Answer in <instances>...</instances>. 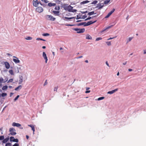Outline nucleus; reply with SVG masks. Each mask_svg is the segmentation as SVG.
Masks as SVG:
<instances>
[{
  "label": "nucleus",
  "mask_w": 146,
  "mask_h": 146,
  "mask_svg": "<svg viewBox=\"0 0 146 146\" xmlns=\"http://www.w3.org/2000/svg\"><path fill=\"white\" fill-rule=\"evenodd\" d=\"M64 9L70 12H74L77 11L76 10L73 9V7L70 5L65 7Z\"/></svg>",
  "instance_id": "obj_1"
},
{
  "label": "nucleus",
  "mask_w": 146,
  "mask_h": 146,
  "mask_svg": "<svg viewBox=\"0 0 146 146\" xmlns=\"http://www.w3.org/2000/svg\"><path fill=\"white\" fill-rule=\"evenodd\" d=\"M45 17L46 19L48 20L54 21L56 19L55 18L51 15H46Z\"/></svg>",
  "instance_id": "obj_2"
},
{
  "label": "nucleus",
  "mask_w": 146,
  "mask_h": 146,
  "mask_svg": "<svg viewBox=\"0 0 146 146\" xmlns=\"http://www.w3.org/2000/svg\"><path fill=\"white\" fill-rule=\"evenodd\" d=\"M33 5L35 7H37L39 4H40L41 5L43 6H44V5L42 4L40 2H39L38 0H34L33 1Z\"/></svg>",
  "instance_id": "obj_3"
},
{
  "label": "nucleus",
  "mask_w": 146,
  "mask_h": 146,
  "mask_svg": "<svg viewBox=\"0 0 146 146\" xmlns=\"http://www.w3.org/2000/svg\"><path fill=\"white\" fill-rule=\"evenodd\" d=\"M73 30L77 31V33H84L85 31L84 28L83 29H78L75 28L73 29Z\"/></svg>",
  "instance_id": "obj_4"
},
{
  "label": "nucleus",
  "mask_w": 146,
  "mask_h": 146,
  "mask_svg": "<svg viewBox=\"0 0 146 146\" xmlns=\"http://www.w3.org/2000/svg\"><path fill=\"white\" fill-rule=\"evenodd\" d=\"M9 132L10 134L12 135H15L16 134L15 129L13 127H11L9 129Z\"/></svg>",
  "instance_id": "obj_5"
},
{
  "label": "nucleus",
  "mask_w": 146,
  "mask_h": 146,
  "mask_svg": "<svg viewBox=\"0 0 146 146\" xmlns=\"http://www.w3.org/2000/svg\"><path fill=\"white\" fill-rule=\"evenodd\" d=\"M12 125L14 127H19L20 129H22L23 128L21 126V125L18 123H16L15 122H13L12 123Z\"/></svg>",
  "instance_id": "obj_6"
},
{
  "label": "nucleus",
  "mask_w": 146,
  "mask_h": 146,
  "mask_svg": "<svg viewBox=\"0 0 146 146\" xmlns=\"http://www.w3.org/2000/svg\"><path fill=\"white\" fill-rule=\"evenodd\" d=\"M42 57L44 58V60H45V63H47L48 60V58L46 56V54L44 52H43L42 53Z\"/></svg>",
  "instance_id": "obj_7"
},
{
  "label": "nucleus",
  "mask_w": 146,
  "mask_h": 146,
  "mask_svg": "<svg viewBox=\"0 0 146 146\" xmlns=\"http://www.w3.org/2000/svg\"><path fill=\"white\" fill-rule=\"evenodd\" d=\"M36 12L39 13H40L43 11V9L42 7H39L36 8Z\"/></svg>",
  "instance_id": "obj_8"
},
{
  "label": "nucleus",
  "mask_w": 146,
  "mask_h": 146,
  "mask_svg": "<svg viewBox=\"0 0 146 146\" xmlns=\"http://www.w3.org/2000/svg\"><path fill=\"white\" fill-rule=\"evenodd\" d=\"M104 6V5L103 3H100L98 4L96 8H98V9H102Z\"/></svg>",
  "instance_id": "obj_9"
},
{
  "label": "nucleus",
  "mask_w": 146,
  "mask_h": 146,
  "mask_svg": "<svg viewBox=\"0 0 146 146\" xmlns=\"http://www.w3.org/2000/svg\"><path fill=\"white\" fill-rule=\"evenodd\" d=\"M4 64L5 65V68L8 69L10 67V65L7 62H4Z\"/></svg>",
  "instance_id": "obj_10"
},
{
  "label": "nucleus",
  "mask_w": 146,
  "mask_h": 146,
  "mask_svg": "<svg viewBox=\"0 0 146 146\" xmlns=\"http://www.w3.org/2000/svg\"><path fill=\"white\" fill-rule=\"evenodd\" d=\"M118 89L116 88L115 90H113L112 91H109L107 92L108 94H112L114 93L115 92L117 91Z\"/></svg>",
  "instance_id": "obj_11"
},
{
  "label": "nucleus",
  "mask_w": 146,
  "mask_h": 146,
  "mask_svg": "<svg viewBox=\"0 0 146 146\" xmlns=\"http://www.w3.org/2000/svg\"><path fill=\"white\" fill-rule=\"evenodd\" d=\"M23 81V77L22 76H21L19 77V84H21L22 83Z\"/></svg>",
  "instance_id": "obj_12"
},
{
  "label": "nucleus",
  "mask_w": 146,
  "mask_h": 146,
  "mask_svg": "<svg viewBox=\"0 0 146 146\" xmlns=\"http://www.w3.org/2000/svg\"><path fill=\"white\" fill-rule=\"evenodd\" d=\"M113 26V25H111V26H108V27H106V28H104L103 30H102V31H101V32H104V31H106V30L111 28V27H112Z\"/></svg>",
  "instance_id": "obj_13"
},
{
  "label": "nucleus",
  "mask_w": 146,
  "mask_h": 146,
  "mask_svg": "<svg viewBox=\"0 0 146 146\" xmlns=\"http://www.w3.org/2000/svg\"><path fill=\"white\" fill-rule=\"evenodd\" d=\"M13 60L15 63L16 64L19 63L20 62V61L19 60L18 58H13Z\"/></svg>",
  "instance_id": "obj_14"
},
{
  "label": "nucleus",
  "mask_w": 146,
  "mask_h": 146,
  "mask_svg": "<svg viewBox=\"0 0 146 146\" xmlns=\"http://www.w3.org/2000/svg\"><path fill=\"white\" fill-rule=\"evenodd\" d=\"M28 126L31 128L32 129L33 131V133L34 134L35 131V126L33 125H29Z\"/></svg>",
  "instance_id": "obj_15"
},
{
  "label": "nucleus",
  "mask_w": 146,
  "mask_h": 146,
  "mask_svg": "<svg viewBox=\"0 0 146 146\" xmlns=\"http://www.w3.org/2000/svg\"><path fill=\"white\" fill-rule=\"evenodd\" d=\"M22 88V86L21 85L19 86L18 87L16 88L15 90L16 91H18L19 90H20Z\"/></svg>",
  "instance_id": "obj_16"
},
{
  "label": "nucleus",
  "mask_w": 146,
  "mask_h": 146,
  "mask_svg": "<svg viewBox=\"0 0 146 146\" xmlns=\"http://www.w3.org/2000/svg\"><path fill=\"white\" fill-rule=\"evenodd\" d=\"M133 38V37H130L127 40L126 43L127 44Z\"/></svg>",
  "instance_id": "obj_17"
},
{
  "label": "nucleus",
  "mask_w": 146,
  "mask_h": 146,
  "mask_svg": "<svg viewBox=\"0 0 146 146\" xmlns=\"http://www.w3.org/2000/svg\"><path fill=\"white\" fill-rule=\"evenodd\" d=\"M9 139V138H6L3 140L2 142L3 143H5L7 142Z\"/></svg>",
  "instance_id": "obj_18"
},
{
  "label": "nucleus",
  "mask_w": 146,
  "mask_h": 146,
  "mask_svg": "<svg viewBox=\"0 0 146 146\" xmlns=\"http://www.w3.org/2000/svg\"><path fill=\"white\" fill-rule=\"evenodd\" d=\"M56 4L55 3H49L48 4V5L49 7H51L52 6H55Z\"/></svg>",
  "instance_id": "obj_19"
},
{
  "label": "nucleus",
  "mask_w": 146,
  "mask_h": 146,
  "mask_svg": "<svg viewBox=\"0 0 146 146\" xmlns=\"http://www.w3.org/2000/svg\"><path fill=\"white\" fill-rule=\"evenodd\" d=\"M92 37L89 35H88L86 36V39H92Z\"/></svg>",
  "instance_id": "obj_20"
},
{
  "label": "nucleus",
  "mask_w": 146,
  "mask_h": 146,
  "mask_svg": "<svg viewBox=\"0 0 146 146\" xmlns=\"http://www.w3.org/2000/svg\"><path fill=\"white\" fill-rule=\"evenodd\" d=\"M96 13H94V11H92L91 12H89L88 13V15H90H90H92L93 14H96Z\"/></svg>",
  "instance_id": "obj_21"
},
{
  "label": "nucleus",
  "mask_w": 146,
  "mask_h": 146,
  "mask_svg": "<svg viewBox=\"0 0 146 146\" xmlns=\"http://www.w3.org/2000/svg\"><path fill=\"white\" fill-rule=\"evenodd\" d=\"M89 2V1H88L86 0V1H84L82 2H81V4H85Z\"/></svg>",
  "instance_id": "obj_22"
},
{
  "label": "nucleus",
  "mask_w": 146,
  "mask_h": 146,
  "mask_svg": "<svg viewBox=\"0 0 146 146\" xmlns=\"http://www.w3.org/2000/svg\"><path fill=\"white\" fill-rule=\"evenodd\" d=\"M7 88H8V86H3L2 88V89L3 90H7Z\"/></svg>",
  "instance_id": "obj_23"
},
{
  "label": "nucleus",
  "mask_w": 146,
  "mask_h": 146,
  "mask_svg": "<svg viewBox=\"0 0 146 146\" xmlns=\"http://www.w3.org/2000/svg\"><path fill=\"white\" fill-rule=\"evenodd\" d=\"M25 39L27 40H30L32 39V38L31 37L28 36L26 37Z\"/></svg>",
  "instance_id": "obj_24"
},
{
  "label": "nucleus",
  "mask_w": 146,
  "mask_h": 146,
  "mask_svg": "<svg viewBox=\"0 0 146 146\" xmlns=\"http://www.w3.org/2000/svg\"><path fill=\"white\" fill-rule=\"evenodd\" d=\"M7 95V94L6 93H3L1 94V96L2 97H4L6 96Z\"/></svg>",
  "instance_id": "obj_25"
},
{
  "label": "nucleus",
  "mask_w": 146,
  "mask_h": 146,
  "mask_svg": "<svg viewBox=\"0 0 146 146\" xmlns=\"http://www.w3.org/2000/svg\"><path fill=\"white\" fill-rule=\"evenodd\" d=\"M75 18V17H65L64 19L66 20H70L73 19Z\"/></svg>",
  "instance_id": "obj_26"
},
{
  "label": "nucleus",
  "mask_w": 146,
  "mask_h": 146,
  "mask_svg": "<svg viewBox=\"0 0 146 146\" xmlns=\"http://www.w3.org/2000/svg\"><path fill=\"white\" fill-rule=\"evenodd\" d=\"M110 0H106L105 1H104V4H107L108 3H109L110 1Z\"/></svg>",
  "instance_id": "obj_27"
},
{
  "label": "nucleus",
  "mask_w": 146,
  "mask_h": 146,
  "mask_svg": "<svg viewBox=\"0 0 146 146\" xmlns=\"http://www.w3.org/2000/svg\"><path fill=\"white\" fill-rule=\"evenodd\" d=\"M97 16L96 15H95V16H93L92 17H89L87 19H86L85 20V21H86V20H90V19H91L92 18H93L94 17H96Z\"/></svg>",
  "instance_id": "obj_28"
},
{
  "label": "nucleus",
  "mask_w": 146,
  "mask_h": 146,
  "mask_svg": "<svg viewBox=\"0 0 146 146\" xmlns=\"http://www.w3.org/2000/svg\"><path fill=\"white\" fill-rule=\"evenodd\" d=\"M9 72L10 73V74L11 75H14V73L13 72V71L12 70H10L9 71Z\"/></svg>",
  "instance_id": "obj_29"
},
{
  "label": "nucleus",
  "mask_w": 146,
  "mask_h": 146,
  "mask_svg": "<svg viewBox=\"0 0 146 146\" xmlns=\"http://www.w3.org/2000/svg\"><path fill=\"white\" fill-rule=\"evenodd\" d=\"M104 97H100L98 98L97 99V100L98 101H100V100H102L104 99Z\"/></svg>",
  "instance_id": "obj_30"
},
{
  "label": "nucleus",
  "mask_w": 146,
  "mask_h": 146,
  "mask_svg": "<svg viewBox=\"0 0 146 146\" xmlns=\"http://www.w3.org/2000/svg\"><path fill=\"white\" fill-rule=\"evenodd\" d=\"M98 3V1L96 0H95L93 1L91 3L92 4H95Z\"/></svg>",
  "instance_id": "obj_31"
},
{
  "label": "nucleus",
  "mask_w": 146,
  "mask_h": 146,
  "mask_svg": "<svg viewBox=\"0 0 146 146\" xmlns=\"http://www.w3.org/2000/svg\"><path fill=\"white\" fill-rule=\"evenodd\" d=\"M52 12L54 14H58L59 13V11H52Z\"/></svg>",
  "instance_id": "obj_32"
},
{
  "label": "nucleus",
  "mask_w": 146,
  "mask_h": 146,
  "mask_svg": "<svg viewBox=\"0 0 146 146\" xmlns=\"http://www.w3.org/2000/svg\"><path fill=\"white\" fill-rule=\"evenodd\" d=\"M36 40H43V41H46L45 40L43 39H42V38H37L36 39Z\"/></svg>",
  "instance_id": "obj_33"
},
{
  "label": "nucleus",
  "mask_w": 146,
  "mask_h": 146,
  "mask_svg": "<svg viewBox=\"0 0 146 146\" xmlns=\"http://www.w3.org/2000/svg\"><path fill=\"white\" fill-rule=\"evenodd\" d=\"M14 138L13 137H10V141L11 142L13 141V140H14Z\"/></svg>",
  "instance_id": "obj_34"
},
{
  "label": "nucleus",
  "mask_w": 146,
  "mask_h": 146,
  "mask_svg": "<svg viewBox=\"0 0 146 146\" xmlns=\"http://www.w3.org/2000/svg\"><path fill=\"white\" fill-rule=\"evenodd\" d=\"M4 79L3 78H0V83H1L3 82Z\"/></svg>",
  "instance_id": "obj_35"
},
{
  "label": "nucleus",
  "mask_w": 146,
  "mask_h": 146,
  "mask_svg": "<svg viewBox=\"0 0 146 146\" xmlns=\"http://www.w3.org/2000/svg\"><path fill=\"white\" fill-rule=\"evenodd\" d=\"M19 95H17V97L14 99V101H16L19 98Z\"/></svg>",
  "instance_id": "obj_36"
},
{
  "label": "nucleus",
  "mask_w": 146,
  "mask_h": 146,
  "mask_svg": "<svg viewBox=\"0 0 146 146\" xmlns=\"http://www.w3.org/2000/svg\"><path fill=\"white\" fill-rule=\"evenodd\" d=\"M13 142H18V140L17 139H14V140H13Z\"/></svg>",
  "instance_id": "obj_37"
},
{
  "label": "nucleus",
  "mask_w": 146,
  "mask_h": 146,
  "mask_svg": "<svg viewBox=\"0 0 146 146\" xmlns=\"http://www.w3.org/2000/svg\"><path fill=\"white\" fill-rule=\"evenodd\" d=\"M4 138V136H0V140H3Z\"/></svg>",
  "instance_id": "obj_38"
},
{
  "label": "nucleus",
  "mask_w": 146,
  "mask_h": 146,
  "mask_svg": "<svg viewBox=\"0 0 146 146\" xmlns=\"http://www.w3.org/2000/svg\"><path fill=\"white\" fill-rule=\"evenodd\" d=\"M96 20L93 22H92V21H90L89 22V23H90V25L92 24H93L94 23H95V22H96Z\"/></svg>",
  "instance_id": "obj_39"
},
{
  "label": "nucleus",
  "mask_w": 146,
  "mask_h": 146,
  "mask_svg": "<svg viewBox=\"0 0 146 146\" xmlns=\"http://www.w3.org/2000/svg\"><path fill=\"white\" fill-rule=\"evenodd\" d=\"M43 36H48L49 35V34L48 33H44L42 35Z\"/></svg>",
  "instance_id": "obj_40"
},
{
  "label": "nucleus",
  "mask_w": 146,
  "mask_h": 146,
  "mask_svg": "<svg viewBox=\"0 0 146 146\" xmlns=\"http://www.w3.org/2000/svg\"><path fill=\"white\" fill-rule=\"evenodd\" d=\"M111 15L109 13H108V15L105 17V18H107L109 17Z\"/></svg>",
  "instance_id": "obj_41"
},
{
  "label": "nucleus",
  "mask_w": 146,
  "mask_h": 146,
  "mask_svg": "<svg viewBox=\"0 0 146 146\" xmlns=\"http://www.w3.org/2000/svg\"><path fill=\"white\" fill-rule=\"evenodd\" d=\"M13 81V79H9L8 81L7 82V83H9V82H12Z\"/></svg>",
  "instance_id": "obj_42"
},
{
  "label": "nucleus",
  "mask_w": 146,
  "mask_h": 146,
  "mask_svg": "<svg viewBox=\"0 0 146 146\" xmlns=\"http://www.w3.org/2000/svg\"><path fill=\"white\" fill-rule=\"evenodd\" d=\"M58 88V86L55 87L54 89V91H56V92H57Z\"/></svg>",
  "instance_id": "obj_43"
},
{
  "label": "nucleus",
  "mask_w": 146,
  "mask_h": 146,
  "mask_svg": "<svg viewBox=\"0 0 146 146\" xmlns=\"http://www.w3.org/2000/svg\"><path fill=\"white\" fill-rule=\"evenodd\" d=\"M106 43L108 46H110L111 44L110 42H106Z\"/></svg>",
  "instance_id": "obj_44"
},
{
  "label": "nucleus",
  "mask_w": 146,
  "mask_h": 146,
  "mask_svg": "<svg viewBox=\"0 0 146 146\" xmlns=\"http://www.w3.org/2000/svg\"><path fill=\"white\" fill-rule=\"evenodd\" d=\"M84 23H79L77 25L78 26H81V25H84Z\"/></svg>",
  "instance_id": "obj_45"
},
{
  "label": "nucleus",
  "mask_w": 146,
  "mask_h": 146,
  "mask_svg": "<svg viewBox=\"0 0 146 146\" xmlns=\"http://www.w3.org/2000/svg\"><path fill=\"white\" fill-rule=\"evenodd\" d=\"M102 38L101 37H98L96 38V41H98L100 40H101L102 39Z\"/></svg>",
  "instance_id": "obj_46"
},
{
  "label": "nucleus",
  "mask_w": 146,
  "mask_h": 146,
  "mask_svg": "<svg viewBox=\"0 0 146 146\" xmlns=\"http://www.w3.org/2000/svg\"><path fill=\"white\" fill-rule=\"evenodd\" d=\"M5 146H11V144L10 143H8L6 144Z\"/></svg>",
  "instance_id": "obj_47"
},
{
  "label": "nucleus",
  "mask_w": 146,
  "mask_h": 146,
  "mask_svg": "<svg viewBox=\"0 0 146 146\" xmlns=\"http://www.w3.org/2000/svg\"><path fill=\"white\" fill-rule=\"evenodd\" d=\"M87 17V16L85 15H83L82 17V19H85Z\"/></svg>",
  "instance_id": "obj_48"
},
{
  "label": "nucleus",
  "mask_w": 146,
  "mask_h": 146,
  "mask_svg": "<svg viewBox=\"0 0 146 146\" xmlns=\"http://www.w3.org/2000/svg\"><path fill=\"white\" fill-rule=\"evenodd\" d=\"M59 9H60V7H56L54 9L55 10H58Z\"/></svg>",
  "instance_id": "obj_49"
},
{
  "label": "nucleus",
  "mask_w": 146,
  "mask_h": 146,
  "mask_svg": "<svg viewBox=\"0 0 146 146\" xmlns=\"http://www.w3.org/2000/svg\"><path fill=\"white\" fill-rule=\"evenodd\" d=\"M76 19H78L81 18V17L78 15H77Z\"/></svg>",
  "instance_id": "obj_50"
},
{
  "label": "nucleus",
  "mask_w": 146,
  "mask_h": 146,
  "mask_svg": "<svg viewBox=\"0 0 146 146\" xmlns=\"http://www.w3.org/2000/svg\"><path fill=\"white\" fill-rule=\"evenodd\" d=\"M13 146H19V144L17 143H15Z\"/></svg>",
  "instance_id": "obj_51"
},
{
  "label": "nucleus",
  "mask_w": 146,
  "mask_h": 146,
  "mask_svg": "<svg viewBox=\"0 0 146 146\" xmlns=\"http://www.w3.org/2000/svg\"><path fill=\"white\" fill-rule=\"evenodd\" d=\"M89 22L86 23V25H85L84 26H88L90 25Z\"/></svg>",
  "instance_id": "obj_52"
},
{
  "label": "nucleus",
  "mask_w": 146,
  "mask_h": 146,
  "mask_svg": "<svg viewBox=\"0 0 146 146\" xmlns=\"http://www.w3.org/2000/svg\"><path fill=\"white\" fill-rule=\"evenodd\" d=\"M116 37V36H115V37H112V38H108V39H107V40H111V39H113V38H115V37Z\"/></svg>",
  "instance_id": "obj_53"
},
{
  "label": "nucleus",
  "mask_w": 146,
  "mask_h": 146,
  "mask_svg": "<svg viewBox=\"0 0 146 146\" xmlns=\"http://www.w3.org/2000/svg\"><path fill=\"white\" fill-rule=\"evenodd\" d=\"M66 26H73L74 25H70V24H66Z\"/></svg>",
  "instance_id": "obj_54"
},
{
  "label": "nucleus",
  "mask_w": 146,
  "mask_h": 146,
  "mask_svg": "<svg viewBox=\"0 0 146 146\" xmlns=\"http://www.w3.org/2000/svg\"><path fill=\"white\" fill-rule=\"evenodd\" d=\"M47 84V80H46V81L45 82V83H44V86H45V85H46Z\"/></svg>",
  "instance_id": "obj_55"
},
{
  "label": "nucleus",
  "mask_w": 146,
  "mask_h": 146,
  "mask_svg": "<svg viewBox=\"0 0 146 146\" xmlns=\"http://www.w3.org/2000/svg\"><path fill=\"white\" fill-rule=\"evenodd\" d=\"M43 1H44L45 3H47L48 2L47 0H44Z\"/></svg>",
  "instance_id": "obj_56"
},
{
  "label": "nucleus",
  "mask_w": 146,
  "mask_h": 146,
  "mask_svg": "<svg viewBox=\"0 0 146 146\" xmlns=\"http://www.w3.org/2000/svg\"><path fill=\"white\" fill-rule=\"evenodd\" d=\"M88 12V11H86L85 12H82L81 13H82V14H85V13H87Z\"/></svg>",
  "instance_id": "obj_57"
},
{
  "label": "nucleus",
  "mask_w": 146,
  "mask_h": 146,
  "mask_svg": "<svg viewBox=\"0 0 146 146\" xmlns=\"http://www.w3.org/2000/svg\"><path fill=\"white\" fill-rule=\"evenodd\" d=\"M7 80H8V78H7L5 79V81H4V82L3 81V82L5 83V82H7Z\"/></svg>",
  "instance_id": "obj_58"
},
{
  "label": "nucleus",
  "mask_w": 146,
  "mask_h": 146,
  "mask_svg": "<svg viewBox=\"0 0 146 146\" xmlns=\"http://www.w3.org/2000/svg\"><path fill=\"white\" fill-rule=\"evenodd\" d=\"M82 56H79V57H77V59H79V58H82Z\"/></svg>",
  "instance_id": "obj_59"
},
{
  "label": "nucleus",
  "mask_w": 146,
  "mask_h": 146,
  "mask_svg": "<svg viewBox=\"0 0 146 146\" xmlns=\"http://www.w3.org/2000/svg\"><path fill=\"white\" fill-rule=\"evenodd\" d=\"M14 93L12 92L10 94V97H11L12 95Z\"/></svg>",
  "instance_id": "obj_60"
},
{
  "label": "nucleus",
  "mask_w": 146,
  "mask_h": 146,
  "mask_svg": "<svg viewBox=\"0 0 146 146\" xmlns=\"http://www.w3.org/2000/svg\"><path fill=\"white\" fill-rule=\"evenodd\" d=\"M143 54H146V50H143Z\"/></svg>",
  "instance_id": "obj_61"
},
{
  "label": "nucleus",
  "mask_w": 146,
  "mask_h": 146,
  "mask_svg": "<svg viewBox=\"0 0 146 146\" xmlns=\"http://www.w3.org/2000/svg\"><path fill=\"white\" fill-rule=\"evenodd\" d=\"M127 63V61H126V62H123V65H126V64Z\"/></svg>",
  "instance_id": "obj_62"
},
{
  "label": "nucleus",
  "mask_w": 146,
  "mask_h": 146,
  "mask_svg": "<svg viewBox=\"0 0 146 146\" xmlns=\"http://www.w3.org/2000/svg\"><path fill=\"white\" fill-rule=\"evenodd\" d=\"M90 92V91L87 90L85 92L86 93H88Z\"/></svg>",
  "instance_id": "obj_63"
},
{
  "label": "nucleus",
  "mask_w": 146,
  "mask_h": 146,
  "mask_svg": "<svg viewBox=\"0 0 146 146\" xmlns=\"http://www.w3.org/2000/svg\"><path fill=\"white\" fill-rule=\"evenodd\" d=\"M106 64L107 65V66H109V64H108V62L107 61H106Z\"/></svg>",
  "instance_id": "obj_64"
}]
</instances>
